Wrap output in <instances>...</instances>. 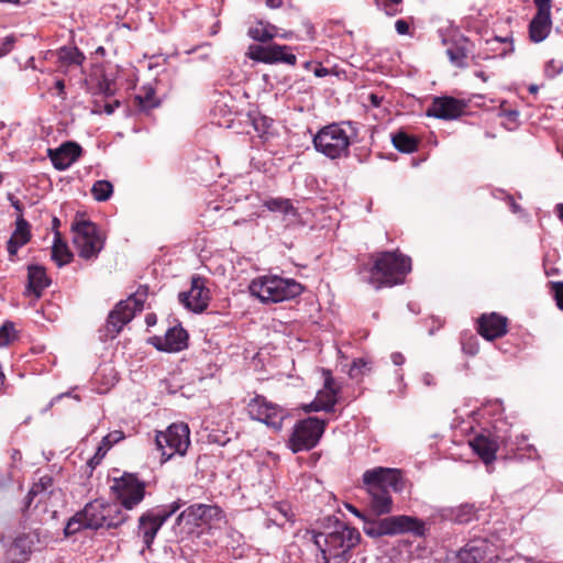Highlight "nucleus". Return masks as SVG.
<instances>
[{
	"label": "nucleus",
	"mask_w": 563,
	"mask_h": 563,
	"mask_svg": "<svg viewBox=\"0 0 563 563\" xmlns=\"http://www.w3.org/2000/svg\"><path fill=\"white\" fill-rule=\"evenodd\" d=\"M363 484L369 495V506L376 516L387 515L393 510L390 490L400 493L406 483L398 468L375 467L363 474Z\"/></svg>",
	"instance_id": "nucleus-1"
},
{
	"label": "nucleus",
	"mask_w": 563,
	"mask_h": 563,
	"mask_svg": "<svg viewBox=\"0 0 563 563\" xmlns=\"http://www.w3.org/2000/svg\"><path fill=\"white\" fill-rule=\"evenodd\" d=\"M360 539V532L342 521H336L331 531H312L313 543L320 551L317 562L347 563L350 550L358 543Z\"/></svg>",
	"instance_id": "nucleus-2"
},
{
	"label": "nucleus",
	"mask_w": 563,
	"mask_h": 563,
	"mask_svg": "<svg viewBox=\"0 0 563 563\" xmlns=\"http://www.w3.org/2000/svg\"><path fill=\"white\" fill-rule=\"evenodd\" d=\"M349 509L358 518L363 519V531L371 538L385 536H397L412 533L422 537L426 533V525L421 519L407 515L389 516L385 518H368L361 514L355 507Z\"/></svg>",
	"instance_id": "nucleus-3"
},
{
	"label": "nucleus",
	"mask_w": 563,
	"mask_h": 563,
	"mask_svg": "<svg viewBox=\"0 0 563 563\" xmlns=\"http://www.w3.org/2000/svg\"><path fill=\"white\" fill-rule=\"evenodd\" d=\"M349 509L358 518L363 519V531L371 538L385 536H397L412 533L422 537L426 533V525L421 519L407 515L389 516L385 518H368L361 514L355 507Z\"/></svg>",
	"instance_id": "nucleus-4"
},
{
	"label": "nucleus",
	"mask_w": 563,
	"mask_h": 563,
	"mask_svg": "<svg viewBox=\"0 0 563 563\" xmlns=\"http://www.w3.org/2000/svg\"><path fill=\"white\" fill-rule=\"evenodd\" d=\"M411 271L410 257L398 251H384L376 254L369 269L368 283L376 289L402 284Z\"/></svg>",
	"instance_id": "nucleus-5"
},
{
	"label": "nucleus",
	"mask_w": 563,
	"mask_h": 563,
	"mask_svg": "<svg viewBox=\"0 0 563 563\" xmlns=\"http://www.w3.org/2000/svg\"><path fill=\"white\" fill-rule=\"evenodd\" d=\"M355 129L351 121L331 123L321 128L312 139L317 152L330 159L347 157Z\"/></svg>",
	"instance_id": "nucleus-6"
},
{
	"label": "nucleus",
	"mask_w": 563,
	"mask_h": 563,
	"mask_svg": "<svg viewBox=\"0 0 563 563\" xmlns=\"http://www.w3.org/2000/svg\"><path fill=\"white\" fill-rule=\"evenodd\" d=\"M250 292L263 303H277L291 300L303 291L301 284L291 278L277 275H266L253 279L249 286Z\"/></svg>",
	"instance_id": "nucleus-7"
},
{
	"label": "nucleus",
	"mask_w": 563,
	"mask_h": 563,
	"mask_svg": "<svg viewBox=\"0 0 563 563\" xmlns=\"http://www.w3.org/2000/svg\"><path fill=\"white\" fill-rule=\"evenodd\" d=\"M71 232L73 243L80 257L96 258L103 249L104 238L90 220L76 218L71 223Z\"/></svg>",
	"instance_id": "nucleus-8"
},
{
	"label": "nucleus",
	"mask_w": 563,
	"mask_h": 563,
	"mask_svg": "<svg viewBox=\"0 0 563 563\" xmlns=\"http://www.w3.org/2000/svg\"><path fill=\"white\" fill-rule=\"evenodd\" d=\"M147 294L148 287L140 286L126 300H121L110 311L107 319V331L111 334V338L118 335L137 311H142Z\"/></svg>",
	"instance_id": "nucleus-9"
},
{
	"label": "nucleus",
	"mask_w": 563,
	"mask_h": 563,
	"mask_svg": "<svg viewBox=\"0 0 563 563\" xmlns=\"http://www.w3.org/2000/svg\"><path fill=\"white\" fill-rule=\"evenodd\" d=\"M190 430L186 423H173L165 431H157L155 444L162 452V463L174 455L184 456L190 445Z\"/></svg>",
	"instance_id": "nucleus-10"
},
{
	"label": "nucleus",
	"mask_w": 563,
	"mask_h": 563,
	"mask_svg": "<svg viewBox=\"0 0 563 563\" xmlns=\"http://www.w3.org/2000/svg\"><path fill=\"white\" fill-rule=\"evenodd\" d=\"M107 505L102 500L96 499L86 504L84 509L77 511L64 529L65 536L76 534L84 529L98 530L106 528Z\"/></svg>",
	"instance_id": "nucleus-11"
},
{
	"label": "nucleus",
	"mask_w": 563,
	"mask_h": 563,
	"mask_svg": "<svg viewBox=\"0 0 563 563\" xmlns=\"http://www.w3.org/2000/svg\"><path fill=\"white\" fill-rule=\"evenodd\" d=\"M179 500L169 505H162L145 511L139 518L137 533L146 549H150L162 526L170 518L180 507Z\"/></svg>",
	"instance_id": "nucleus-12"
},
{
	"label": "nucleus",
	"mask_w": 563,
	"mask_h": 563,
	"mask_svg": "<svg viewBox=\"0 0 563 563\" xmlns=\"http://www.w3.org/2000/svg\"><path fill=\"white\" fill-rule=\"evenodd\" d=\"M325 428V421L308 417L298 421L288 441V448L294 452L309 451L320 441Z\"/></svg>",
	"instance_id": "nucleus-13"
},
{
	"label": "nucleus",
	"mask_w": 563,
	"mask_h": 563,
	"mask_svg": "<svg viewBox=\"0 0 563 563\" xmlns=\"http://www.w3.org/2000/svg\"><path fill=\"white\" fill-rule=\"evenodd\" d=\"M115 497L121 506L131 510L139 505L145 496V485L133 474H123L120 478H114L111 486Z\"/></svg>",
	"instance_id": "nucleus-14"
},
{
	"label": "nucleus",
	"mask_w": 563,
	"mask_h": 563,
	"mask_svg": "<svg viewBox=\"0 0 563 563\" xmlns=\"http://www.w3.org/2000/svg\"><path fill=\"white\" fill-rule=\"evenodd\" d=\"M247 412L252 419L263 422L275 430L282 429L286 417L285 409L267 401L263 396H256L249 402Z\"/></svg>",
	"instance_id": "nucleus-15"
},
{
	"label": "nucleus",
	"mask_w": 563,
	"mask_h": 563,
	"mask_svg": "<svg viewBox=\"0 0 563 563\" xmlns=\"http://www.w3.org/2000/svg\"><path fill=\"white\" fill-rule=\"evenodd\" d=\"M246 55L252 60L264 64L284 63L294 66L297 62V57L290 52V47L280 44L267 46L253 44L249 46Z\"/></svg>",
	"instance_id": "nucleus-16"
},
{
	"label": "nucleus",
	"mask_w": 563,
	"mask_h": 563,
	"mask_svg": "<svg viewBox=\"0 0 563 563\" xmlns=\"http://www.w3.org/2000/svg\"><path fill=\"white\" fill-rule=\"evenodd\" d=\"M207 279L199 275L191 277V286L188 291L178 295L179 302L188 310L200 313L205 311L210 301V290L207 288Z\"/></svg>",
	"instance_id": "nucleus-17"
},
{
	"label": "nucleus",
	"mask_w": 563,
	"mask_h": 563,
	"mask_svg": "<svg viewBox=\"0 0 563 563\" xmlns=\"http://www.w3.org/2000/svg\"><path fill=\"white\" fill-rule=\"evenodd\" d=\"M223 518L224 512L218 505L194 504L177 517V521L185 520L187 523L200 526L220 522Z\"/></svg>",
	"instance_id": "nucleus-18"
},
{
	"label": "nucleus",
	"mask_w": 563,
	"mask_h": 563,
	"mask_svg": "<svg viewBox=\"0 0 563 563\" xmlns=\"http://www.w3.org/2000/svg\"><path fill=\"white\" fill-rule=\"evenodd\" d=\"M465 102L453 97H435L426 114L442 120H454L465 111Z\"/></svg>",
	"instance_id": "nucleus-19"
},
{
	"label": "nucleus",
	"mask_w": 563,
	"mask_h": 563,
	"mask_svg": "<svg viewBox=\"0 0 563 563\" xmlns=\"http://www.w3.org/2000/svg\"><path fill=\"white\" fill-rule=\"evenodd\" d=\"M151 343L163 352H179L188 345V333L181 325L170 327L164 336H153Z\"/></svg>",
	"instance_id": "nucleus-20"
},
{
	"label": "nucleus",
	"mask_w": 563,
	"mask_h": 563,
	"mask_svg": "<svg viewBox=\"0 0 563 563\" xmlns=\"http://www.w3.org/2000/svg\"><path fill=\"white\" fill-rule=\"evenodd\" d=\"M82 148L73 141L63 143L57 148H48L47 156L57 170L69 168L81 155Z\"/></svg>",
	"instance_id": "nucleus-21"
},
{
	"label": "nucleus",
	"mask_w": 563,
	"mask_h": 563,
	"mask_svg": "<svg viewBox=\"0 0 563 563\" xmlns=\"http://www.w3.org/2000/svg\"><path fill=\"white\" fill-rule=\"evenodd\" d=\"M478 333L488 341H493L507 333V318L493 312L483 314L478 319Z\"/></svg>",
	"instance_id": "nucleus-22"
},
{
	"label": "nucleus",
	"mask_w": 563,
	"mask_h": 563,
	"mask_svg": "<svg viewBox=\"0 0 563 563\" xmlns=\"http://www.w3.org/2000/svg\"><path fill=\"white\" fill-rule=\"evenodd\" d=\"M474 53V44L465 36H457L450 42L446 55L457 68L467 67V58Z\"/></svg>",
	"instance_id": "nucleus-23"
},
{
	"label": "nucleus",
	"mask_w": 563,
	"mask_h": 563,
	"mask_svg": "<svg viewBox=\"0 0 563 563\" xmlns=\"http://www.w3.org/2000/svg\"><path fill=\"white\" fill-rule=\"evenodd\" d=\"M489 552V543L486 539L470 540L459 552L460 563H483Z\"/></svg>",
	"instance_id": "nucleus-24"
},
{
	"label": "nucleus",
	"mask_w": 563,
	"mask_h": 563,
	"mask_svg": "<svg viewBox=\"0 0 563 563\" xmlns=\"http://www.w3.org/2000/svg\"><path fill=\"white\" fill-rule=\"evenodd\" d=\"M335 404H336V391L333 387V379L327 378L324 382L323 389L318 391L313 401H311L309 405L305 406V410L307 412H312V411L330 412L333 410Z\"/></svg>",
	"instance_id": "nucleus-25"
},
{
	"label": "nucleus",
	"mask_w": 563,
	"mask_h": 563,
	"mask_svg": "<svg viewBox=\"0 0 563 563\" xmlns=\"http://www.w3.org/2000/svg\"><path fill=\"white\" fill-rule=\"evenodd\" d=\"M51 285V278L42 265L27 266V285L25 295L32 294L36 299L41 298L44 289Z\"/></svg>",
	"instance_id": "nucleus-26"
},
{
	"label": "nucleus",
	"mask_w": 563,
	"mask_h": 563,
	"mask_svg": "<svg viewBox=\"0 0 563 563\" xmlns=\"http://www.w3.org/2000/svg\"><path fill=\"white\" fill-rule=\"evenodd\" d=\"M470 444L473 451L485 464H490L496 460V453L498 450V441L496 438L478 434L470 442Z\"/></svg>",
	"instance_id": "nucleus-27"
},
{
	"label": "nucleus",
	"mask_w": 563,
	"mask_h": 563,
	"mask_svg": "<svg viewBox=\"0 0 563 563\" xmlns=\"http://www.w3.org/2000/svg\"><path fill=\"white\" fill-rule=\"evenodd\" d=\"M53 493V478L49 475H44L40 477L37 483H34L31 489L29 490L25 500L23 510H27L31 505L36 500V505L43 501H46L51 494Z\"/></svg>",
	"instance_id": "nucleus-28"
},
{
	"label": "nucleus",
	"mask_w": 563,
	"mask_h": 563,
	"mask_svg": "<svg viewBox=\"0 0 563 563\" xmlns=\"http://www.w3.org/2000/svg\"><path fill=\"white\" fill-rule=\"evenodd\" d=\"M551 12L537 11L529 24V36L532 42L540 43L544 41L551 30Z\"/></svg>",
	"instance_id": "nucleus-29"
},
{
	"label": "nucleus",
	"mask_w": 563,
	"mask_h": 563,
	"mask_svg": "<svg viewBox=\"0 0 563 563\" xmlns=\"http://www.w3.org/2000/svg\"><path fill=\"white\" fill-rule=\"evenodd\" d=\"M486 54H493V57H505L514 52L512 38L509 36H495L486 41Z\"/></svg>",
	"instance_id": "nucleus-30"
},
{
	"label": "nucleus",
	"mask_w": 563,
	"mask_h": 563,
	"mask_svg": "<svg viewBox=\"0 0 563 563\" xmlns=\"http://www.w3.org/2000/svg\"><path fill=\"white\" fill-rule=\"evenodd\" d=\"M277 34V27L273 24L258 21L255 25H252L247 30V35L261 43H266L273 40Z\"/></svg>",
	"instance_id": "nucleus-31"
},
{
	"label": "nucleus",
	"mask_w": 563,
	"mask_h": 563,
	"mask_svg": "<svg viewBox=\"0 0 563 563\" xmlns=\"http://www.w3.org/2000/svg\"><path fill=\"white\" fill-rule=\"evenodd\" d=\"M52 260L57 266H64L73 260V253L69 251L67 244L60 239V233L55 232L54 244L52 246Z\"/></svg>",
	"instance_id": "nucleus-32"
},
{
	"label": "nucleus",
	"mask_w": 563,
	"mask_h": 563,
	"mask_svg": "<svg viewBox=\"0 0 563 563\" xmlns=\"http://www.w3.org/2000/svg\"><path fill=\"white\" fill-rule=\"evenodd\" d=\"M31 552V545L27 538H16L7 551L8 558L12 563H23Z\"/></svg>",
	"instance_id": "nucleus-33"
},
{
	"label": "nucleus",
	"mask_w": 563,
	"mask_h": 563,
	"mask_svg": "<svg viewBox=\"0 0 563 563\" xmlns=\"http://www.w3.org/2000/svg\"><path fill=\"white\" fill-rule=\"evenodd\" d=\"M57 58L62 66H80L85 55L76 46H63L57 51Z\"/></svg>",
	"instance_id": "nucleus-34"
},
{
	"label": "nucleus",
	"mask_w": 563,
	"mask_h": 563,
	"mask_svg": "<svg viewBox=\"0 0 563 563\" xmlns=\"http://www.w3.org/2000/svg\"><path fill=\"white\" fill-rule=\"evenodd\" d=\"M122 506L117 504H108L106 512V528L114 529L123 525L129 516L123 512Z\"/></svg>",
	"instance_id": "nucleus-35"
},
{
	"label": "nucleus",
	"mask_w": 563,
	"mask_h": 563,
	"mask_svg": "<svg viewBox=\"0 0 563 563\" xmlns=\"http://www.w3.org/2000/svg\"><path fill=\"white\" fill-rule=\"evenodd\" d=\"M391 142L395 148L401 153L409 154L418 150L417 139L401 131L393 135Z\"/></svg>",
	"instance_id": "nucleus-36"
},
{
	"label": "nucleus",
	"mask_w": 563,
	"mask_h": 563,
	"mask_svg": "<svg viewBox=\"0 0 563 563\" xmlns=\"http://www.w3.org/2000/svg\"><path fill=\"white\" fill-rule=\"evenodd\" d=\"M10 239L19 242L20 245H25L30 241V224L24 218L19 217L16 219L15 230Z\"/></svg>",
	"instance_id": "nucleus-37"
},
{
	"label": "nucleus",
	"mask_w": 563,
	"mask_h": 563,
	"mask_svg": "<svg viewBox=\"0 0 563 563\" xmlns=\"http://www.w3.org/2000/svg\"><path fill=\"white\" fill-rule=\"evenodd\" d=\"M113 192V186L108 180H97L91 188L93 198L98 201H107Z\"/></svg>",
	"instance_id": "nucleus-38"
},
{
	"label": "nucleus",
	"mask_w": 563,
	"mask_h": 563,
	"mask_svg": "<svg viewBox=\"0 0 563 563\" xmlns=\"http://www.w3.org/2000/svg\"><path fill=\"white\" fill-rule=\"evenodd\" d=\"M137 106L141 110L148 111L158 106V101L155 99V91L153 88H144V95L135 97Z\"/></svg>",
	"instance_id": "nucleus-39"
},
{
	"label": "nucleus",
	"mask_w": 563,
	"mask_h": 563,
	"mask_svg": "<svg viewBox=\"0 0 563 563\" xmlns=\"http://www.w3.org/2000/svg\"><path fill=\"white\" fill-rule=\"evenodd\" d=\"M264 207H266L269 211L280 212V213H289L292 210V205L290 200L284 198H272L264 201Z\"/></svg>",
	"instance_id": "nucleus-40"
},
{
	"label": "nucleus",
	"mask_w": 563,
	"mask_h": 563,
	"mask_svg": "<svg viewBox=\"0 0 563 563\" xmlns=\"http://www.w3.org/2000/svg\"><path fill=\"white\" fill-rule=\"evenodd\" d=\"M375 4L388 16H395L401 13V9L399 8L400 3H394L390 0H375Z\"/></svg>",
	"instance_id": "nucleus-41"
},
{
	"label": "nucleus",
	"mask_w": 563,
	"mask_h": 563,
	"mask_svg": "<svg viewBox=\"0 0 563 563\" xmlns=\"http://www.w3.org/2000/svg\"><path fill=\"white\" fill-rule=\"evenodd\" d=\"M14 336V324L10 321L0 327V346H7Z\"/></svg>",
	"instance_id": "nucleus-42"
},
{
	"label": "nucleus",
	"mask_w": 563,
	"mask_h": 563,
	"mask_svg": "<svg viewBox=\"0 0 563 563\" xmlns=\"http://www.w3.org/2000/svg\"><path fill=\"white\" fill-rule=\"evenodd\" d=\"M474 516V507L470 505L461 506L455 512V521L459 523H466L472 520Z\"/></svg>",
	"instance_id": "nucleus-43"
},
{
	"label": "nucleus",
	"mask_w": 563,
	"mask_h": 563,
	"mask_svg": "<svg viewBox=\"0 0 563 563\" xmlns=\"http://www.w3.org/2000/svg\"><path fill=\"white\" fill-rule=\"evenodd\" d=\"M124 438V433L121 430H115L113 432L108 433L106 437H103L101 441V445L106 446L109 451L111 446L119 441H121Z\"/></svg>",
	"instance_id": "nucleus-44"
},
{
	"label": "nucleus",
	"mask_w": 563,
	"mask_h": 563,
	"mask_svg": "<svg viewBox=\"0 0 563 563\" xmlns=\"http://www.w3.org/2000/svg\"><path fill=\"white\" fill-rule=\"evenodd\" d=\"M556 306L563 311V282H550Z\"/></svg>",
	"instance_id": "nucleus-45"
},
{
	"label": "nucleus",
	"mask_w": 563,
	"mask_h": 563,
	"mask_svg": "<svg viewBox=\"0 0 563 563\" xmlns=\"http://www.w3.org/2000/svg\"><path fill=\"white\" fill-rule=\"evenodd\" d=\"M107 452V448L102 446L101 444L97 448L95 455L87 462V465L90 467V470H95L101 463Z\"/></svg>",
	"instance_id": "nucleus-46"
},
{
	"label": "nucleus",
	"mask_w": 563,
	"mask_h": 563,
	"mask_svg": "<svg viewBox=\"0 0 563 563\" xmlns=\"http://www.w3.org/2000/svg\"><path fill=\"white\" fill-rule=\"evenodd\" d=\"M367 366V363L363 358H357L353 362L349 375L352 378H357L360 375L363 374V368Z\"/></svg>",
	"instance_id": "nucleus-47"
},
{
	"label": "nucleus",
	"mask_w": 563,
	"mask_h": 563,
	"mask_svg": "<svg viewBox=\"0 0 563 563\" xmlns=\"http://www.w3.org/2000/svg\"><path fill=\"white\" fill-rule=\"evenodd\" d=\"M14 43L15 38L13 35L4 37L3 41L0 43V57L5 56L11 52Z\"/></svg>",
	"instance_id": "nucleus-48"
},
{
	"label": "nucleus",
	"mask_w": 563,
	"mask_h": 563,
	"mask_svg": "<svg viewBox=\"0 0 563 563\" xmlns=\"http://www.w3.org/2000/svg\"><path fill=\"white\" fill-rule=\"evenodd\" d=\"M395 29L399 35H407V34H409V30H410L409 23L402 19L396 21Z\"/></svg>",
	"instance_id": "nucleus-49"
},
{
	"label": "nucleus",
	"mask_w": 563,
	"mask_h": 563,
	"mask_svg": "<svg viewBox=\"0 0 563 563\" xmlns=\"http://www.w3.org/2000/svg\"><path fill=\"white\" fill-rule=\"evenodd\" d=\"M23 245H20L19 242L9 239L8 244H7V251L9 253L10 261H13V256L16 255L19 249Z\"/></svg>",
	"instance_id": "nucleus-50"
},
{
	"label": "nucleus",
	"mask_w": 563,
	"mask_h": 563,
	"mask_svg": "<svg viewBox=\"0 0 563 563\" xmlns=\"http://www.w3.org/2000/svg\"><path fill=\"white\" fill-rule=\"evenodd\" d=\"M537 11L551 12L552 0H533Z\"/></svg>",
	"instance_id": "nucleus-51"
},
{
	"label": "nucleus",
	"mask_w": 563,
	"mask_h": 563,
	"mask_svg": "<svg viewBox=\"0 0 563 563\" xmlns=\"http://www.w3.org/2000/svg\"><path fill=\"white\" fill-rule=\"evenodd\" d=\"M261 122H262L263 129L260 128V124H258L257 120L254 121V126H255L256 131L264 133L265 132V128H268L271 125L272 120H269V123H268V119L267 118H262Z\"/></svg>",
	"instance_id": "nucleus-52"
},
{
	"label": "nucleus",
	"mask_w": 563,
	"mask_h": 563,
	"mask_svg": "<svg viewBox=\"0 0 563 563\" xmlns=\"http://www.w3.org/2000/svg\"><path fill=\"white\" fill-rule=\"evenodd\" d=\"M55 88L58 92V96L62 98V99H65V82L63 79H58L55 81Z\"/></svg>",
	"instance_id": "nucleus-53"
},
{
	"label": "nucleus",
	"mask_w": 563,
	"mask_h": 563,
	"mask_svg": "<svg viewBox=\"0 0 563 563\" xmlns=\"http://www.w3.org/2000/svg\"><path fill=\"white\" fill-rule=\"evenodd\" d=\"M391 361L395 365L399 366L405 363V356L399 352H395L391 354Z\"/></svg>",
	"instance_id": "nucleus-54"
},
{
	"label": "nucleus",
	"mask_w": 563,
	"mask_h": 563,
	"mask_svg": "<svg viewBox=\"0 0 563 563\" xmlns=\"http://www.w3.org/2000/svg\"><path fill=\"white\" fill-rule=\"evenodd\" d=\"M313 74L316 77L322 78L330 74V70L323 66H318L314 68Z\"/></svg>",
	"instance_id": "nucleus-55"
},
{
	"label": "nucleus",
	"mask_w": 563,
	"mask_h": 563,
	"mask_svg": "<svg viewBox=\"0 0 563 563\" xmlns=\"http://www.w3.org/2000/svg\"><path fill=\"white\" fill-rule=\"evenodd\" d=\"M422 382L426 386H433L435 384L434 382V377L432 374L430 373H424L422 375Z\"/></svg>",
	"instance_id": "nucleus-56"
},
{
	"label": "nucleus",
	"mask_w": 563,
	"mask_h": 563,
	"mask_svg": "<svg viewBox=\"0 0 563 563\" xmlns=\"http://www.w3.org/2000/svg\"><path fill=\"white\" fill-rule=\"evenodd\" d=\"M507 201H508V205L511 208L514 213H517L520 211V206L515 201L514 197L508 196Z\"/></svg>",
	"instance_id": "nucleus-57"
},
{
	"label": "nucleus",
	"mask_w": 563,
	"mask_h": 563,
	"mask_svg": "<svg viewBox=\"0 0 563 563\" xmlns=\"http://www.w3.org/2000/svg\"><path fill=\"white\" fill-rule=\"evenodd\" d=\"M266 5L271 9H279L283 5V0H266Z\"/></svg>",
	"instance_id": "nucleus-58"
},
{
	"label": "nucleus",
	"mask_w": 563,
	"mask_h": 563,
	"mask_svg": "<svg viewBox=\"0 0 563 563\" xmlns=\"http://www.w3.org/2000/svg\"><path fill=\"white\" fill-rule=\"evenodd\" d=\"M119 104H120L119 101H115L114 103H107L104 106V112L107 114H112L114 112L115 108L119 107Z\"/></svg>",
	"instance_id": "nucleus-59"
},
{
	"label": "nucleus",
	"mask_w": 563,
	"mask_h": 563,
	"mask_svg": "<svg viewBox=\"0 0 563 563\" xmlns=\"http://www.w3.org/2000/svg\"><path fill=\"white\" fill-rule=\"evenodd\" d=\"M551 68L553 69L552 71V76L559 74L561 70H562V66H560L559 68H555L554 66V60L550 62L549 65H548V68H547V71L550 73L551 71Z\"/></svg>",
	"instance_id": "nucleus-60"
},
{
	"label": "nucleus",
	"mask_w": 563,
	"mask_h": 563,
	"mask_svg": "<svg viewBox=\"0 0 563 563\" xmlns=\"http://www.w3.org/2000/svg\"><path fill=\"white\" fill-rule=\"evenodd\" d=\"M145 322L148 327L156 324V316L154 313H148L145 318Z\"/></svg>",
	"instance_id": "nucleus-61"
},
{
	"label": "nucleus",
	"mask_w": 563,
	"mask_h": 563,
	"mask_svg": "<svg viewBox=\"0 0 563 563\" xmlns=\"http://www.w3.org/2000/svg\"><path fill=\"white\" fill-rule=\"evenodd\" d=\"M10 200H11V205L12 207L19 211V212H22V203L18 200V199H13L12 197H10Z\"/></svg>",
	"instance_id": "nucleus-62"
},
{
	"label": "nucleus",
	"mask_w": 563,
	"mask_h": 563,
	"mask_svg": "<svg viewBox=\"0 0 563 563\" xmlns=\"http://www.w3.org/2000/svg\"><path fill=\"white\" fill-rule=\"evenodd\" d=\"M369 100L374 107H378L380 104V98L374 93L369 96Z\"/></svg>",
	"instance_id": "nucleus-63"
},
{
	"label": "nucleus",
	"mask_w": 563,
	"mask_h": 563,
	"mask_svg": "<svg viewBox=\"0 0 563 563\" xmlns=\"http://www.w3.org/2000/svg\"><path fill=\"white\" fill-rule=\"evenodd\" d=\"M475 76H476V77H478V78H481L483 81H487V79H488V77L486 76V74H485L484 71H482V70L476 71V73H475Z\"/></svg>",
	"instance_id": "nucleus-64"
}]
</instances>
